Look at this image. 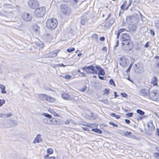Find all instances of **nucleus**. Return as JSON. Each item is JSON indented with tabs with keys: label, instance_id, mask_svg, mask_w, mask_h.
Returning a JSON list of instances; mask_svg holds the SVG:
<instances>
[{
	"label": "nucleus",
	"instance_id": "obj_1",
	"mask_svg": "<svg viewBox=\"0 0 159 159\" xmlns=\"http://www.w3.org/2000/svg\"><path fill=\"white\" fill-rule=\"evenodd\" d=\"M46 26L49 30H53L57 26L58 24L57 20L55 18L51 17L48 18L46 21Z\"/></svg>",
	"mask_w": 159,
	"mask_h": 159
},
{
	"label": "nucleus",
	"instance_id": "obj_2",
	"mask_svg": "<svg viewBox=\"0 0 159 159\" xmlns=\"http://www.w3.org/2000/svg\"><path fill=\"white\" fill-rule=\"evenodd\" d=\"M121 47L123 50L129 51L134 48V44L133 42L130 40L121 42Z\"/></svg>",
	"mask_w": 159,
	"mask_h": 159
},
{
	"label": "nucleus",
	"instance_id": "obj_3",
	"mask_svg": "<svg viewBox=\"0 0 159 159\" xmlns=\"http://www.w3.org/2000/svg\"><path fill=\"white\" fill-rule=\"evenodd\" d=\"M46 12V9L45 7H41L36 8L34 11V15L38 17L43 16Z\"/></svg>",
	"mask_w": 159,
	"mask_h": 159
},
{
	"label": "nucleus",
	"instance_id": "obj_4",
	"mask_svg": "<svg viewBox=\"0 0 159 159\" xmlns=\"http://www.w3.org/2000/svg\"><path fill=\"white\" fill-rule=\"evenodd\" d=\"M149 98L150 99L154 101H159V91L154 90L151 91L149 93Z\"/></svg>",
	"mask_w": 159,
	"mask_h": 159
},
{
	"label": "nucleus",
	"instance_id": "obj_5",
	"mask_svg": "<svg viewBox=\"0 0 159 159\" xmlns=\"http://www.w3.org/2000/svg\"><path fill=\"white\" fill-rule=\"evenodd\" d=\"M21 17L22 20L26 22L31 21L33 18L32 14L27 12L23 13L21 15Z\"/></svg>",
	"mask_w": 159,
	"mask_h": 159
},
{
	"label": "nucleus",
	"instance_id": "obj_6",
	"mask_svg": "<svg viewBox=\"0 0 159 159\" xmlns=\"http://www.w3.org/2000/svg\"><path fill=\"white\" fill-rule=\"evenodd\" d=\"M82 69L87 72L92 73L93 74H97L96 66L95 67L93 66H89L88 67H84Z\"/></svg>",
	"mask_w": 159,
	"mask_h": 159
},
{
	"label": "nucleus",
	"instance_id": "obj_7",
	"mask_svg": "<svg viewBox=\"0 0 159 159\" xmlns=\"http://www.w3.org/2000/svg\"><path fill=\"white\" fill-rule=\"evenodd\" d=\"M28 5L31 8L34 9L39 6L38 1L35 0H30L28 3Z\"/></svg>",
	"mask_w": 159,
	"mask_h": 159
},
{
	"label": "nucleus",
	"instance_id": "obj_8",
	"mask_svg": "<svg viewBox=\"0 0 159 159\" xmlns=\"http://www.w3.org/2000/svg\"><path fill=\"white\" fill-rule=\"evenodd\" d=\"M60 51L59 49H56L48 52L47 54L48 57L53 58L56 57Z\"/></svg>",
	"mask_w": 159,
	"mask_h": 159
},
{
	"label": "nucleus",
	"instance_id": "obj_9",
	"mask_svg": "<svg viewBox=\"0 0 159 159\" xmlns=\"http://www.w3.org/2000/svg\"><path fill=\"white\" fill-rule=\"evenodd\" d=\"M130 39L131 37L129 34L126 33L122 34L120 38L121 42L130 40Z\"/></svg>",
	"mask_w": 159,
	"mask_h": 159
},
{
	"label": "nucleus",
	"instance_id": "obj_10",
	"mask_svg": "<svg viewBox=\"0 0 159 159\" xmlns=\"http://www.w3.org/2000/svg\"><path fill=\"white\" fill-rule=\"evenodd\" d=\"M158 80L155 76L153 77L151 81V84L154 86L158 87Z\"/></svg>",
	"mask_w": 159,
	"mask_h": 159
},
{
	"label": "nucleus",
	"instance_id": "obj_11",
	"mask_svg": "<svg viewBox=\"0 0 159 159\" xmlns=\"http://www.w3.org/2000/svg\"><path fill=\"white\" fill-rule=\"evenodd\" d=\"M126 4L127 1H125L120 7V8L121 10H127L129 8V7L131 5V1H130L129 3L127 6H126Z\"/></svg>",
	"mask_w": 159,
	"mask_h": 159
},
{
	"label": "nucleus",
	"instance_id": "obj_12",
	"mask_svg": "<svg viewBox=\"0 0 159 159\" xmlns=\"http://www.w3.org/2000/svg\"><path fill=\"white\" fill-rule=\"evenodd\" d=\"M97 74L103 75L105 74L104 70L100 67L96 66Z\"/></svg>",
	"mask_w": 159,
	"mask_h": 159
},
{
	"label": "nucleus",
	"instance_id": "obj_13",
	"mask_svg": "<svg viewBox=\"0 0 159 159\" xmlns=\"http://www.w3.org/2000/svg\"><path fill=\"white\" fill-rule=\"evenodd\" d=\"M61 97L64 100H71L70 95L68 93H62L61 94Z\"/></svg>",
	"mask_w": 159,
	"mask_h": 159
},
{
	"label": "nucleus",
	"instance_id": "obj_14",
	"mask_svg": "<svg viewBox=\"0 0 159 159\" xmlns=\"http://www.w3.org/2000/svg\"><path fill=\"white\" fill-rule=\"evenodd\" d=\"M149 92V90H148L145 89H143L141 90L140 93L141 95L143 96H146L148 93Z\"/></svg>",
	"mask_w": 159,
	"mask_h": 159
},
{
	"label": "nucleus",
	"instance_id": "obj_15",
	"mask_svg": "<svg viewBox=\"0 0 159 159\" xmlns=\"http://www.w3.org/2000/svg\"><path fill=\"white\" fill-rule=\"evenodd\" d=\"M56 100V99L55 98L47 95L46 101L52 103L55 102Z\"/></svg>",
	"mask_w": 159,
	"mask_h": 159
},
{
	"label": "nucleus",
	"instance_id": "obj_16",
	"mask_svg": "<svg viewBox=\"0 0 159 159\" xmlns=\"http://www.w3.org/2000/svg\"><path fill=\"white\" fill-rule=\"evenodd\" d=\"M47 95L45 94H41L39 95V99L42 101H46L47 97Z\"/></svg>",
	"mask_w": 159,
	"mask_h": 159
},
{
	"label": "nucleus",
	"instance_id": "obj_17",
	"mask_svg": "<svg viewBox=\"0 0 159 159\" xmlns=\"http://www.w3.org/2000/svg\"><path fill=\"white\" fill-rule=\"evenodd\" d=\"M42 141L40 134H38L34 141V143H39Z\"/></svg>",
	"mask_w": 159,
	"mask_h": 159
},
{
	"label": "nucleus",
	"instance_id": "obj_18",
	"mask_svg": "<svg viewBox=\"0 0 159 159\" xmlns=\"http://www.w3.org/2000/svg\"><path fill=\"white\" fill-rule=\"evenodd\" d=\"M147 126L148 129L150 130L153 131L155 129V127L152 122L148 123L147 124Z\"/></svg>",
	"mask_w": 159,
	"mask_h": 159
},
{
	"label": "nucleus",
	"instance_id": "obj_19",
	"mask_svg": "<svg viewBox=\"0 0 159 159\" xmlns=\"http://www.w3.org/2000/svg\"><path fill=\"white\" fill-rule=\"evenodd\" d=\"M39 27L36 24L33 25L32 26V30L35 32H39Z\"/></svg>",
	"mask_w": 159,
	"mask_h": 159
},
{
	"label": "nucleus",
	"instance_id": "obj_20",
	"mask_svg": "<svg viewBox=\"0 0 159 159\" xmlns=\"http://www.w3.org/2000/svg\"><path fill=\"white\" fill-rule=\"evenodd\" d=\"M127 31V30L125 28H121L120 29L117 34V38H119V36L120 35V34L124 32Z\"/></svg>",
	"mask_w": 159,
	"mask_h": 159
},
{
	"label": "nucleus",
	"instance_id": "obj_21",
	"mask_svg": "<svg viewBox=\"0 0 159 159\" xmlns=\"http://www.w3.org/2000/svg\"><path fill=\"white\" fill-rule=\"evenodd\" d=\"M155 149L158 152H154V156L156 158L159 159V147H156L155 148Z\"/></svg>",
	"mask_w": 159,
	"mask_h": 159
},
{
	"label": "nucleus",
	"instance_id": "obj_22",
	"mask_svg": "<svg viewBox=\"0 0 159 159\" xmlns=\"http://www.w3.org/2000/svg\"><path fill=\"white\" fill-rule=\"evenodd\" d=\"M51 124L53 125H58L59 123L56 118H52L50 121Z\"/></svg>",
	"mask_w": 159,
	"mask_h": 159
},
{
	"label": "nucleus",
	"instance_id": "obj_23",
	"mask_svg": "<svg viewBox=\"0 0 159 159\" xmlns=\"http://www.w3.org/2000/svg\"><path fill=\"white\" fill-rule=\"evenodd\" d=\"M0 88L2 89L1 92L2 93L5 94L6 93V91L5 90V86L4 85L0 84Z\"/></svg>",
	"mask_w": 159,
	"mask_h": 159
},
{
	"label": "nucleus",
	"instance_id": "obj_24",
	"mask_svg": "<svg viewBox=\"0 0 159 159\" xmlns=\"http://www.w3.org/2000/svg\"><path fill=\"white\" fill-rule=\"evenodd\" d=\"M120 65L122 66H128L127 63L125 59H124L122 60L120 62Z\"/></svg>",
	"mask_w": 159,
	"mask_h": 159
},
{
	"label": "nucleus",
	"instance_id": "obj_25",
	"mask_svg": "<svg viewBox=\"0 0 159 159\" xmlns=\"http://www.w3.org/2000/svg\"><path fill=\"white\" fill-rule=\"evenodd\" d=\"M47 152L48 154L47 155H51L53 153V150L51 148H48L47 149Z\"/></svg>",
	"mask_w": 159,
	"mask_h": 159
},
{
	"label": "nucleus",
	"instance_id": "obj_26",
	"mask_svg": "<svg viewBox=\"0 0 159 159\" xmlns=\"http://www.w3.org/2000/svg\"><path fill=\"white\" fill-rule=\"evenodd\" d=\"M92 130L94 132L98 133L99 134H101L102 133V131L98 129H92Z\"/></svg>",
	"mask_w": 159,
	"mask_h": 159
},
{
	"label": "nucleus",
	"instance_id": "obj_27",
	"mask_svg": "<svg viewBox=\"0 0 159 159\" xmlns=\"http://www.w3.org/2000/svg\"><path fill=\"white\" fill-rule=\"evenodd\" d=\"M44 159H56V157L55 156L49 157L48 155H46L44 156Z\"/></svg>",
	"mask_w": 159,
	"mask_h": 159
},
{
	"label": "nucleus",
	"instance_id": "obj_28",
	"mask_svg": "<svg viewBox=\"0 0 159 159\" xmlns=\"http://www.w3.org/2000/svg\"><path fill=\"white\" fill-rule=\"evenodd\" d=\"M91 38L93 39L97 40L98 38V35L97 34H94L92 35Z\"/></svg>",
	"mask_w": 159,
	"mask_h": 159
},
{
	"label": "nucleus",
	"instance_id": "obj_29",
	"mask_svg": "<svg viewBox=\"0 0 159 159\" xmlns=\"http://www.w3.org/2000/svg\"><path fill=\"white\" fill-rule=\"evenodd\" d=\"M43 115L49 119H51L52 117V116L51 115L47 113H43Z\"/></svg>",
	"mask_w": 159,
	"mask_h": 159
},
{
	"label": "nucleus",
	"instance_id": "obj_30",
	"mask_svg": "<svg viewBox=\"0 0 159 159\" xmlns=\"http://www.w3.org/2000/svg\"><path fill=\"white\" fill-rule=\"evenodd\" d=\"M87 89L86 86H84L82 89H79V91L80 92H84Z\"/></svg>",
	"mask_w": 159,
	"mask_h": 159
},
{
	"label": "nucleus",
	"instance_id": "obj_31",
	"mask_svg": "<svg viewBox=\"0 0 159 159\" xmlns=\"http://www.w3.org/2000/svg\"><path fill=\"white\" fill-rule=\"evenodd\" d=\"M137 112L141 115H143L144 114V112L140 109H138L137 110Z\"/></svg>",
	"mask_w": 159,
	"mask_h": 159
},
{
	"label": "nucleus",
	"instance_id": "obj_32",
	"mask_svg": "<svg viewBox=\"0 0 159 159\" xmlns=\"http://www.w3.org/2000/svg\"><path fill=\"white\" fill-rule=\"evenodd\" d=\"M47 37L49 41H51L52 40L53 37L52 36L49 34L47 35Z\"/></svg>",
	"mask_w": 159,
	"mask_h": 159
},
{
	"label": "nucleus",
	"instance_id": "obj_33",
	"mask_svg": "<svg viewBox=\"0 0 159 159\" xmlns=\"http://www.w3.org/2000/svg\"><path fill=\"white\" fill-rule=\"evenodd\" d=\"M63 77L66 80H69L71 78V76L68 74H66Z\"/></svg>",
	"mask_w": 159,
	"mask_h": 159
},
{
	"label": "nucleus",
	"instance_id": "obj_34",
	"mask_svg": "<svg viewBox=\"0 0 159 159\" xmlns=\"http://www.w3.org/2000/svg\"><path fill=\"white\" fill-rule=\"evenodd\" d=\"M109 93V89H105L104 90V94L108 95Z\"/></svg>",
	"mask_w": 159,
	"mask_h": 159
},
{
	"label": "nucleus",
	"instance_id": "obj_35",
	"mask_svg": "<svg viewBox=\"0 0 159 159\" xmlns=\"http://www.w3.org/2000/svg\"><path fill=\"white\" fill-rule=\"evenodd\" d=\"M94 125V127H97V125H96L95 124H88L86 125V126L88 127L89 128H93V127L92 126V125Z\"/></svg>",
	"mask_w": 159,
	"mask_h": 159
},
{
	"label": "nucleus",
	"instance_id": "obj_36",
	"mask_svg": "<svg viewBox=\"0 0 159 159\" xmlns=\"http://www.w3.org/2000/svg\"><path fill=\"white\" fill-rule=\"evenodd\" d=\"M75 50V48H74L73 47L72 48H69L67 50V51L68 52H71L72 51H74Z\"/></svg>",
	"mask_w": 159,
	"mask_h": 159
},
{
	"label": "nucleus",
	"instance_id": "obj_37",
	"mask_svg": "<svg viewBox=\"0 0 159 159\" xmlns=\"http://www.w3.org/2000/svg\"><path fill=\"white\" fill-rule=\"evenodd\" d=\"M109 83L111 85H113L114 86H116L115 84L112 79H110L109 80Z\"/></svg>",
	"mask_w": 159,
	"mask_h": 159
},
{
	"label": "nucleus",
	"instance_id": "obj_38",
	"mask_svg": "<svg viewBox=\"0 0 159 159\" xmlns=\"http://www.w3.org/2000/svg\"><path fill=\"white\" fill-rule=\"evenodd\" d=\"M133 115V114L132 112L128 113L126 114V116L128 117H132Z\"/></svg>",
	"mask_w": 159,
	"mask_h": 159
},
{
	"label": "nucleus",
	"instance_id": "obj_39",
	"mask_svg": "<svg viewBox=\"0 0 159 159\" xmlns=\"http://www.w3.org/2000/svg\"><path fill=\"white\" fill-rule=\"evenodd\" d=\"M120 94L122 97L125 98H126L128 97L127 94L125 93H120Z\"/></svg>",
	"mask_w": 159,
	"mask_h": 159
},
{
	"label": "nucleus",
	"instance_id": "obj_40",
	"mask_svg": "<svg viewBox=\"0 0 159 159\" xmlns=\"http://www.w3.org/2000/svg\"><path fill=\"white\" fill-rule=\"evenodd\" d=\"M5 103V101L3 99L0 100V107Z\"/></svg>",
	"mask_w": 159,
	"mask_h": 159
},
{
	"label": "nucleus",
	"instance_id": "obj_41",
	"mask_svg": "<svg viewBox=\"0 0 159 159\" xmlns=\"http://www.w3.org/2000/svg\"><path fill=\"white\" fill-rule=\"evenodd\" d=\"M109 124L111 125H112L114 127H117L118 126V125L117 124H114V123L111 122H109Z\"/></svg>",
	"mask_w": 159,
	"mask_h": 159
},
{
	"label": "nucleus",
	"instance_id": "obj_42",
	"mask_svg": "<svg viewBox=\"0 0 159 159\" xmlns=\"http://www.w3.org/2000/svg\"><path fill=\"white\" fill-rule=\"evenodd\" d=\"M131 132H128V131H126V132H125V133L124 134V135L125 136H128V135H129L130 134H131Z\"/></svg>",
	"mask_w": 159,
	"mask_h": 159
},
{
	"label": "nucleus",
	"instance_id": "obj_43",
	"mask_svg": "<svg viewBox=\"0 0 159 159\" xmlns=\"http://www.w3.org/2000/svg\"><path fill=\"white\" fill-rule=\"evenodd\" d=\"M52 114L55 116L57 117H59L60 116L59 114L56 112L55 111Z\"/></svg>",
	"mask_w": 159,
	"mask_h": 159
},
{
	"label": "nucleus",
	"instance_id": "obj_44",
	"mask_svg": "<svg viewBox=\"0 0 159 159\" xmlns=\"http://www.w3.org/2000/svg\"><path fill=\"white\" fill-rule=\"evenodd\" d=\"M48 110L49 111V112L50 113L52 114L54 112V111L53 109L51 108H49Z\"/></svg>",
	"mask_w": 159,
	"mask_h": 159
},
{
	"label": "nucleus",
	"instance_id": "obj_45",
	"mask_svg": "<svg viewBox=\"0 0 159 159\" xmlns=\"http://www.w3.org/2000/svg\"><path fill=\"white\" fill-rule=\"evenodd\" d=\"M102 50L105 52H107V48L106 47H103L102 48Z\"/></svg>",
	"mask_w": 159,
	"mask_h": 159
},
{
	"label": "nucleus",
	"instance_id": "obj_46",
	"mask_svg": "<svg viewBox=\"0 0 159 159\" xmlns=\"http://www.w3.org/2000/svg\"><path fill=\"white\" fill-rule=\"evenodd\" d=\"M150 31L151 34H152L153 36H154L155 35L154 31L151 29H150Z\"/></svg>",
	"mask_w": 159,
	"mask_h": 159
},
{
	"label": "nucleus",
	"instance_id": "obj_47",
	"mask_svg": "<svg viewBox=\"0 0 159 159\" xmlns=\"http://www.w3.org/2000/svg\"><path fill=\"white\" fill-rule=\"evenodd\" d=\"M12 115V114L11 113H10L9 114H6V117H9L11 116Z\"/></svg>",
	"mask_w": 159,
	"mask_h": 159
},
{
	"label": "nucleus",
	"instance_id": "obj_48",
	"mask_svg": "<svg viewBox=\"0 0 159 159\" xmlns=\"http://www.w3.org/2000/svg\"><path fill=\"white\" fill-rule=\"evenodd\" d=\"M131 65H130L129 66V67L128 69H127V70H126V72H129V71H130V70L131 68Z\"/></svg>",
	"mask_w": 159,
	"mask_h": 159
},
{
	"label": "nucleus",
	"instance_id": "obj_49",
	"mask_svg": "<svg viewBox=\"0 0 159 159\" xmlns=\"http://www.w3.org/2000/svg\"><path fill=\"white\" fill-rule=\"evenodd\" d=\"M125 121L127 124H129L130 122V121L129 120L127 119H125Z\"/></svg>",
	"mask_w": 159,
	"mask_h": 159
},
{
	"label": "nucleus",
	"instance_id": "obj_50",
	"mask_svg": "<svg viewBox=\"0 0 159 159\" xmlns=\"http://www.w3.org/2000/svg\"><path fill=\"white\" fill-rule=\"evenodd\" d=\"M105 39V37H102L100 38L99 40L101 41H104Z\"/></svg>",
	"mask_w": 159,
	"mask_h": 159
},
{
	"label": "nucleus",
	"instance_id": "obj_51",
	"mask_svg": "<svg viewBox=\"0 0 159 159\" xmlns=\"http://www.w3.org/2000/svg\"><path fill=\"white\" fill-rule=\"evenodd\" d=\"M81 23L82 25H84L85 23V22L84 20L82 19L81 20Z\"/></svg>",
	"mask_w": 159,
	"mask_h": 159
},
{
	"label": "nucleus",
	"instance_id": "obj_52",
	"mask_svg": "<svg viewBox=\"0 0 159 159\" xmlns=\"http://www.w3.org/2000/svg\"><path fill=\"white\" fill-rule=\"evenodd\" d=\"M114 97L116 98L119 96V95L117 94V93L116 92H114Z\"/></svg>",
	"mask_w": 159,
	"mask_h": 159
},
{
	"label": "nucleus",
	"instance_id": "obj_53",
	"mask_svg": "<svg viewBox=\"0 0 159 159\" xmlns=\"http://www.w3.org/2000/svg\"><path fill=\"white\" fill-rule=\"evenodd\" d=\"M110 115L111 116L113 117H115L116 116V114L115 113H111L110 114Z\"/></svg>",
	"mask_w": 159,
	"mask_h": 159
},
{
	"label": "nucleus",
	"instance_id": "obj_54",
	"mask_svg": "<svg viewBox=\"0 0 159 159\" xmlns=\"http://www.w3.org/2000/svg\"><path fill=\"white\" fill-rule=\"evenodd\" d=\"M148 43H149L148 42L146 43L145 45V47L148 48L149 47Z\"/></svg>",
	"mask_w": 159,
	"mask_h": 159
},
{
	"label": "nucleus",
	"instance_id": "obj_55",
	"mask_svg": "<svg viewBox=\"0 0 159 159\" xmlns=\"http://www.w3.org/2000/svg\"><path fill=\"white\" fill-rule=\"evenodd\" d=\"M120 117H121V116L119 115H116V116L115 117L116 118V119H119L120 118Z\"/></svg>",
	"mask_w": 159,
	"mask_h": 159
},
{
	"label": "nucleus",
	"instance_id": "obj_56",
	"mask_svg": "<svg viewBox=\"0 0 159 159\" xmlns=\"http://www.w3.org/2000/svg\"><path fill=\"white\" fill-rule=\"evenodd\" d=\"M83 129L84 130V131H89V129H88L87 128H85V127H83Z\"/></svg>",
	"mask_w": 159,
	"mask_h": 159
},
{
	"label": "nucleus",
	"instance_id": "obj_57",
	"mask_svg": "<svg viewBox=\"0 0 159 159\" xmlns=\"http://www.w3.org/2000/svg\"><path fill=\"white\" fill-rule=\"evenodd\" d=\"M119 45V40H117V41L116 42V44L115 46V47H117Z\"/></svg>",
	"mask_w": 159,
	"mask_h": 159
},
{
	"label": "nucleus",
	"instance_id": "obj_58",
	"mask_svg": "<svg viewBox=\"0 0 159 159\" xmlns=\"http://www.w3.org/2000/svg\"><path fill=\"white\" fill-rule=\"evenodd\" d=\"M58 66H63V67H64L65 66V65H64L63 64V63L62 64H59L58 65Z\"/></svg>",
	"mask_w": 159,
	"mask_h": 159
},
{
	"label": "nucleus",
	"instance_id": "obj_59",
	"mask_svg": "<svg viewBox=\"0 0 159 159\" xmlns=\"http://www.w3.org/2000/svg\"><path fill=\"white\" fill-rule=\"evenodd\" d=\"M154 58L156 59L159 60V57L157 56H156L154 57Z\"/></svg>",
	"mask_w": 159,
	"mask_h": 159
},
{
	"label": "nucleus",
	"instance_id": "obj_60",
	"mask_svg": "<svg viewBox=\"0 0 159 159\" xmlns=\"http://www.w3.org/2000/svg\"><path fill=\"white\" fill-rule=\"evenodd\" d=\"M127 79L129 80V81H130V82H132V83H133V81L130 79L129 76H128V77L127 78Z\"/></svg>",
	"mask_w": 159,
	"mask_h": 159
},
{
	"label": "nucleus",
	"instance_id": "obj_61",
	"mask_svg": "<svg viewBox=\"0 0 159 159\" xmlns=\"http://www.w3.org/2000/svg\"><path fill=\"white\" fill-rule=\"evenodd\" d=\"M157 135H159V129H157Z\"/></svg>",
	"mask_w": 159,
	"mask_h": 159
},
{
	"label": "nucleus",
	"instance_id": "obj_62",
	"mask_svg": "<svg viewBox=\"0 0 159 159\" xmlns=\"http://www.w3.org/2000/svg\"><path fill=\"white\" fill-rule=\"evenodd\" d=\"M74 1L76 3L78 2V0H74Z\"/></svg>",
	"mask_w": 159,
	"mask_h": 159
},
{
	"label": "nucleus",
	"instance_id": "obj_63",
	"mask_svg": "<svg viewBox=\"0 0 159 159\" xmlns=\"http://www.w3.org/2000/svg\"><path fill=\"white\" fill-rule=\"evenodd\" d=\"M69 123V121H66L65 122V124H68Z\"/></svg>",
	"mask_w": 159,
	"mask_h": 159
},
{
	"label": "nucleus",
	"instance_id": "obj_64",
	"mask_svg": "<svg viewBox=\"0 0 159 159\" xmlns=\"http://www.w3.org/2000/svg\"><path fill=\"white\" fill-rule=\"evenodd\" d=\"M82 55V54L81 53H79L77 55L78 56L80 57Z\"/></svg>",
	"mask_w": 159,
	"mask_h": 159
}]
</instances>
